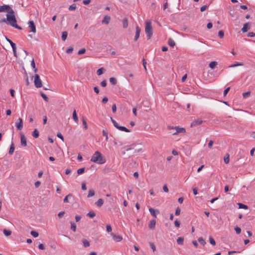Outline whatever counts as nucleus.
<instances>
[{"label": "nucleus", "instance_id": "1", "mask_svg": "<svg viewBox=\"0 0 255 255\" xmlns=\"http://www.w3.org/2000/svg\"><path fill=\"white\" fill-rule=\"evenodd\" d=\"M91 161L101 164L106 162V159L100 152L97 151L92 156Z\"/></svg>", "mask_w": 255, "mask_h": 255}, {"label": "nucleus", "instance_id": "2", "mask_svg": "<svg viewBox=\"0 0 255 255\" xmlns=\"http://www.w3.org/2000/svg\"><path fill=\"white\" fill-rule=\"evenodd\" d=\"M145 32L148 39H150L153 33L152 27L151 26V21L148 20L146 22Z\"/></svg>", "mask_w": 255, "mask_h": 255}, {"label": "nucleus", "instance_id": "3", "mask_svg": "<svg viewBox=\"0 0 255 255\" xmlns=\"http://www.w3.org/2000/svg\"><path fill=\"white\" fill-rule=\"evenodd\" d=\"M7 23L12 26L16 23V19L15 15L13 14L6 15Z\"/></svg>", "mask_w": 255, "mask_h": 255}, {"label": "nucleus", "instance_id": "4", "mask_svg": "<svg viewBox=\"0 0 255 255\" xmlns=\"http://www.w3.org/2000/svg\"><path fill=\"white\" fill-rule=\"evenodd\" d=\"M111 120L114 126L118 129L124 131L126 132H130L129 130L127 128L123 126H120L112 118H111Z\"/></svg>", "mask_w": 255, "mask_h": 255}, {"label": "nucleus", "instance_id": "5", "mask_svg": "<svg viewBox=\"0 0 255 255\" xmlns=\"http://www.w3.org/2000/svg\"><path fill=\"white\" fill-rule=\"evenodd\" d=\"M168 129H174L176 130V132H175L172 133V134L173 135L177 134L178 133H184V132H185V131H186L185 129L184 128H179V127H173L168 126Z\"/></svg>", "mask_w": 255, "mask_h": 255}, {"label": "nucleus", "instance_id": "6", "mask_svg": "<svg viewBox=\"0 0 255 255\" xmlns=\"http://www.w3.org/2000/svg\"><path fill=\"white\" fill-rule=\"evenodd\" d=\"M4 11H7L10 14H13L14 13L13 10L11 9L8 5H3L0 6V12H3Z\"/></svg>", "mask_w": 255, "mask_h": 255}, {"label": "nucleus", "instance_id": "7", "mask_svg": "<svg viewBox=\"0 0 255 255\" xmlns=\"http://www.w3.org/2000/svg\"><path fill=\"white\" fill-rule=\"evenodd\" d=\"M35 86L36 88H40L42 86V82L40 79L39 76L38 74H35L34 81Z\"/></svg>", "mask_w": 255, "mask_h": 255}, {"label": "nucleus", "instance_id": "8", "mask_svg": "<svg viewBox=\"0 0 255 255\" xmlns=\"http://www.w3.org/2000/svg\"><path fill=\"white\" fill-rule=\"evenodd\" d=\"M203 123V121L201 118H198L192 121L191 124V127H195L197 125H200Z\"/></svg>", "mask_w": 255, "mask_h": 255}, {"label": "nucleus", "instance_id": "9", "mask_svg": "<svg viewBox=\"0 0 255 255\" xmlns=\"http://www.w3.org/2000/svg\"><path fill=\"white\" fill-rule=\"evenodd\" d=\"M28 27L30 28V32H32L34 33H36V29L35 25L33 22V21L30 20L28 22Z\"/></svg>", "mask_w": 255, "mask_h": 255}, {"label": "nucleus", "instance_id": "10", "mask_svg": "<svg viewBox=\"0 0 255 255\" xmlns=\"http://www.w3.org/2000/svg\"><path fill=\"white\" fill-rule=\"evenodd\" d=\"M20 144L24 147L27 145L26 137L22 133H20Z\"/></svg>", "mask_w": 255, "mask_h": 255}, {"label": "nucleus", "instance_id": "11", "mask_svg": "<svg viewBox=\"0 0 255 255\" xmlns=\"http://www.w3.org/2000/svg\"><path fill=\"white\" fill-rule=\"evenodd\" d=\"M18 122L15 123V126L16 127L17 129L21 130L23 128V121L22 119L19 118Z\"/></svg>", "mask_w": 255, "mask_h": 255}, {"label": "nucleus", "instance_id": "12", "mask_svg": "<svg viewBox=\"0 0 255 255\" xmlns=\"http://www.w3.org/2000/svg\"><path fill=\"white\" fill-rule=\"evenodd\" d=\"M111 236L113 237V239L116 242H120L122 240L123 238L121 236H120L119 235H116L114 233L111 234Z\"/></svg>", "mask_w": 255, "mask_h": 255}, {"label": "nucleus", "instance_id": "13", "mask_svg": "<svg viewBox=\"0 0 255 255\" xmlns=\"http://www.w3.org/2000/svg\"><path fill=\"white\" fill-rule=\"evenodd\" d=\"M135 30L136 31L134 39V41H136L138 39L140 33V29L138 26H136Z\"/></svg>", "mask_w": 255, "mask_h": 255}, {"label": "nucleus", "instance_id": "14", "mask_svg": "<svg viewBox=\"0 0 255 255\" xmlns=\"http://www.w3.org/2000/svg\"><path fill=\"white\" fill-rule=\"evenodd\" d=\"M155 225H156L155 220L153 219V220H150L149 222V225H148L149 229L150 230L154 229L155 228Z\"/></svg>", "mask_w": 255, "mask_h": 255}, {"label": "nucleus", "instance_id": "15", "mask_svg": "<svg viewBox=\"0 0 255 255\" xmlns=\"http://www.w3.org/2000/svg\"><path fill=\"white\" fill-rule=\"evenodd\" d=\"M250 28V24L249 22L245 23L243 25V27L242 29L243 32L245 33L247 32Z\"/></svg>", "mask_w": 255, "mask_h": 255}, {"label": "nucleus", "instance_id": "16", "mask_svg": "<svg viewBox=\"0 0 255 255\" xmlns=\"http://www.w3.org/2000/svg\"><path fill=\"white\" fill-rule=\"evenodd\" d=\"M110 19H111L110 16H108V15H105L104 17V18L102 20V22L103 24H108L109 23Z\"/></svg>", "mask_w": 255, "mask_h": 255}, {"label": "nucleus", "instance_id": "17", "mask_svg": "<svg viewBox=\"0 0 255 255\" xmlns=\"http://www.w3.org/2000/svg\"><path fill=\"white\" fill-rule=\"evenodd\" d=\"M149 212L150 213V214L154 217V218H156V212L157 213H159V211L158 210H155L154 209L152 208H150L149 209Z\"/></svg>", "mask_w": 255, "mask_h": 255}, {"label": "nucleus", "instance_id": "18", "mask_svg": "<svg viewBox=\"0 0 255 255\" xmlns=\"http://www.w3.org/2000/svg\"><path fill=\"white\" fill-rule=\"evenodd\" d=\"M72 117H73V120H74V121L76 123L78 122V118L77 115L76 110H74V111H73V114H72Z\"/></svg>", "mask_w": 255, "mask_h": 255}, {"label": "nucleus", "instance_id": "19", "mask_svg": "<svg viewBox=\"0 0 255 255\" xmlns=\"http://www.w3.org/2000/svg\"><path fill=\"white\" fill-rule=\"evenodd\" d=\"M14 148L15 147H14V143L13 142H11L10 148H9V150L8 151V153L9 154L11 155L13 154L14 150Z\"/></svg>", "mask_w": 255, "mask_h": 255}, {"label": "nucleus", "instance_id": "20", "mask_svg": "<svg viewBox=\"0 0 255 255\" xmlns=\"http://www.w3.org/2000/svg\"><path fill=\"white\" fill-rule=\"evenodd\" d=\"M218 64L216 61H212L209 63V66L211 69H214Z\"/></svg>", "mask_w": 255, "mask_h": 255}, {"label": "nucleus", "instance_id": "21", "mask_svg": "<svg viewBox=\"0 0 255 255\" xmlns=\"http://www.w3.org/2000/svg\"><path fill=\"white\" fill-rule=\"evenodd\" d=\"M82 242L83 244V246L84 247L87 248V247H88L90 246V243L86 239H83L82 240Z\"/></svg>", "mask_w": 255, "mask_h": 255}, {"label": "nucleus", "instance_id": "22", "mask_svg": "<svg viewBox=\"0 0 255 255\" xmlns=\"http://www.w3.org/2000/svg\"><path fill=\"white\" fill-rule=\"evenodd\" d=\"M123 26L124 28H126L128 26V21L127 18H125L123 20Z\"/></svg>", "mask_w": 255, "mask_h": 255}, {"label": "nucleus", "instance_id": "23", "mask_svg": "<svg viewBox=\"0 0 255 255\" xmlns=\"http://www.w3.org/2000/svg\"><path fill=\"white\" fill-rule=\"evenodd\" d=\"M32 136L35 138H37L39 136V131L37 129H35L32 133Z\"/></svg>", "mask_w": 255, "mask_h": 255}, {"label": "nucleus", "instance_id": "24", "mask_svg": "<svg viewBox=\"0 0 255 255\" xmlns=\"http://www.w3.org/2000/svg\"><path fill=\"white\" fill-rule=\"evenodd\" d=\"M136 144L133 143V144L130 145L129 146H127V148L126 149V151H129L130 150L134 149L135 146H136Z\"/></svg>", "mask_w": 255, "mask_h": 255}, {"label": "nucleus", "instance_id": "25", "mask_svg": "<svg viewBox=\"0 0 255 255\" xmlns=\"http://www.w3.org/2000/svg\"><path fill=\"white\" fill-rule=\"evenodd\" d=\"M105 71V69L104 68H101L98 69V70L97 71V74L99 76L101 75L102 74H103L104 73Z\"/></svg>", "mask_w": 255, "mask_h": 255}, {"label": "nucleus", "instance_id": "26", "mask_svg": "<svg viewBox=\"0 0 255 255\" xmlns=\"http://www.w3.org/2000/svg\"><path fill=\"white\" fill-rule=\"evenodd\" d=\"M103 200L102 199H99L96 202V204L98 207H101L103 205Z\"/></svg>", "mask_w": 255, "mask_h": 255}, {"label": "nucleus", "instance_id": "27", "mask_svg": "<svg viewBox=\"0 0 255 255\" xmlns=\"http://www.w3.org/2000/svg\"><path fill=\"white\" fill-rule=\"evenodd\" d=\"M198 241L203 246H205V245L206 244L205 240L202 237L199 238L198 239Z\"/></svg>", "mask_w": 255, "mask_h": 255}, {"label": "nucleus", "instance_id": "28", "mask_svg": "<svg viewBox=\"0 0 255 255\" xmlns=\"http://www.w3.org/2000/svg\"><path fill=\"white\" fill-rule=\"evenodd\" d=\"M184 242V238L183 237H179L177 239V243L178 245H183Z\"/></svg>", "mask_w": 255, "mask_h": 255}, {"label": "nucleus", "instance_id": "29", "mask_svg": "<svg viewBox=\"0 0 255 255\" xmlns=\"http://www.w3.org/2000/svg\"><path fill=\"white\" fill-rule=\"evenodd\" d=\"M67 35H68V33L66 31L62 32V36H61L62 39L63 41H65L67 37Z\"/></svg>", "mask_w": 255, "mask_h": 255}, {"label": "nucleus", "instance_id": "30", "mask_svg": "<svg viewBox=\"0 0 255 255\" xmlns=\"http://www.w3.org/2000/svg\"><path fill=\"white\" fill-rule=\"evenodd\" d=\"M87 216L91 218H92L96 216V214L94 211H90L88 213H87Z\"/></svg>", "mask_w": 255, "mask_h": 255}, {"label": "nucleus", "instance_id": "31", "mask_svg": "<svg viewBox=\"0 0 255 255\" xmlns=\"http://www.w3.org/2000/svg\"><path fill=\"white\" fill-rule=\"evenodd\" d=\"M3 233L5 236H9L11 234V232L10 230L5 229L3 230Z\"/></svg>", "mask_w": 255, "mask_h": 255}, {"label": "nucleus", "instance_id": "32", "mask_svg": "<svg viewBox=\"0 0 255 255\" xmlns=\"http://www.w3.org/2000/svg\"><path fill=\"white\" fill-rule=\"evenodd\" d=\"M168 44L171 47H173L175 45V42L174 40L171 38H169L168 40Z\"/></svg>", "mask_w": 255, "mask_h": 255}, {"label": "nucleus", "instance_id": "33", "mask_svg": "<svg viewBox=\"0 0 255 255\" xmlns=\"http://www.w3.org/2000/svg\"><path fill=\"white\" fill-rule=\"evenodd\" d=\"M250 95H251L250 91H248V92H245V93H243V97L244 99H246V98H248L250 96Z\"/></svg>", "mask_w": 255, "mask_h": 255}, {"label": "nucleus", "instance_id": "34", "mask_svg": "<svg viewBox=\"0 0 255 255\" xmlns=\"http://www.w3.org/2000/svg\"><path fill=\"white\" fill-rule=\"evenodd\" d=\"M110 82L113 85H115L117 84V80L115 78L111 77L110 78Z\"/></svg>", "mask_w": 255, "mask_h": 255}, {"label": "nucleus", "instance_id": "35", "mask_svg": "<svg viewBox=\"0 0 255 255\" xmlns=\"http://www.w3.org/2000/svg\"><path fill=\"white\" fill-rule=\"evenodd\" d=\"M95 195V191L94 190L90 189L89 191V193L88 194L87 197H91Z\"/></svg>", "mask_w": 255, "mask_h": 255}, {"label": "nucleus", "instance_id": "36", "mask_svg": "<svg viewBox=\"0 0 255 255\" xmlns=\"http://www.w3.org/2000/svg\"><path fill=\"white\" fill-rule=\"evenodd\" d=\"M238 204L239 208L245 209H247L248 208V207L246 205L240 203H239Z\"/></svg>", "mask_w": 255, "mask_h": 255}, {"label": "nucleus", "instance_id": "37", "mask_svg": "<svg viewBox=\"0 0 255 255\" xmlns=\"http://www.w3.org/2000/svg\"><path fill=\"white\" fill-rule=\"evenodd\" d=\"M103 135L105 136L106 140H108V133L107 130L103 129L102 131Z\"/></svg>", "mask_w": 255, "mask_h": 255}, {"label": "nucleus", "instance_id": "38", "mask_svg": "<svg viewBox=\"0 0 255 255\" xmlns=\"http://www.w3.org/2000/svg\"><path fill=\"white\" fill-rule=\"evenodd\" d=\"M224 162L225 163L228 164L230 161L229 154H227L226 156L224 157Z\"/></svg>", "mask_w": 255, "mask_h": 255}, {"label": "nucleus", "instance_id": "39", "mask_svg": "<svg viewBox=\"0 0 255 255\" xmlns=\"http://www.w3.org/2000/svg\"><path fill=\"white\" fill-rule=\"evenodd\" d=\"M209 242L213 246L216 245V242L212 237H209Z\"/></svg>", "mask_w": 255, "mask_h": 255}, {"label": "nucleus", "instance_id": "40", "mask_svg": "<svg viewBox=\"0 0 255 255\" xmlns=\"http://www.w3.org/2000/svg\"><path fill=\"white\" fill-rule=\"evenodd\" d=\"M76 8V4L74 3L72 5H70L68 9L69 10H74Z\"/></svg>", "mask_w": 255, "mask_h": 255}, {"label": "nucleus", "instance_id": "41", "mask_svg": "<svg viewBox=\"0 0 255 255\" xmlns=\"http://www.w3.org/2000/svg\"><path fill=\"white\" fill-rule=\"evenodd\" d=\"M40 95L41 96V97L43 98V99L46 101V102H48V98L46 96V95L45 94H44L42 92H41L40 93Z\"/></svg>", "mask_w": 255, "mask_h": 255}, {"label": "nucleus", "instance_id": "42", "mask_svg": "<svg viewBox=\"0 0 255 255\" xmlns=\"http://www.w3.org/2000/svg\"><path fill=\"white\" fill-rule=\"evenodd\" d=\"M71 229L74 232L76 231V224L74 222H71Z\"/></svg>", "mask_w": 255, "mask_h": 255}, {"label": "nucleus", "instance_id": "43", "mask_svg": "<svg viewBox=\"0 0 255 255\" xmlns=\"http://www.w3.org/2000/svg\"><path fill=\"white\" fill-rule=\"evenodd\" d=\"M30 234L35 238L37 237L38 236V232L34 231H31Z\"/></svg>", "mask_w": 255, "mask_h": 255}, {"label": "nucleus", "instance_id": "44", "mask_svg": "<svg viewBox=\"0 0 255 255\" xmlns=\"http://www.w3.org/2000/svg\"><path fill=\"white\" fill-rule=\"evenodd\" d=\"M72 197V194H69L68 195H67L64 199L63 201L65 203L68 202V198Z\"/></svg>", "mask_w": 255, "mask_h": 255}, {"label": "nucleus", "instance_id": "45", "mask_svg": "<svg viewBox=\"0 0 255 255\" xmlns=\"http://www.w3.org/2000/svg\"><path fill=\"white\" fill-rule=\"evenodd\" d=\"M82 123L83 125L84 126V128L87 129L88 128V126L87 125L86 121L84 118L82 119Z\"/></svg>", "mask_w": 255, "mask_h": 255}, {"label": "nucleus", "instance_id": "46", "mask_svg": "<svg viewBox=\"0 0 255 255\" xmlns=\"http://www.w3.org/2000/svg\"><path fill=\"white\" fill-rule=\"evenodd\" d=\"M85 171V168H81L78 169L77 170V173L79 174H82Z\"/></svg>", "mask_w": 255, "mask_h": 255}, {"label": "nucleus", "instance_id": "47", "mask_svg": "<svg viewBox=\"0 0 255 255\" xmlns=\"http://www.w3.org/2000/svg\"><path fill=\"white\" fill-rule=\"evenodd\" d=\"M224 32L223 30H220L218 32V36L221 38H222L224 37Z\"/></svg>", "mask_w": 255, "mask_h": 255}, {"label": "nucleus", "instance_id": "48", "mask_svg": "<svg viewBox=\"0 0 255 255\" xmlns=\"http://www.w3.org/2000/svg\"><path fill=\"white\" fill-rule=\"evenodd\" d=\"M235 230L237 234H240L241 232V229L239 227H236Z\"/></svg>", "mask_w": 255, "mask_h": 255}, {"label": "nucleus", "instance_id": "49", "mask_svg": "<svg viewBox=\"0 0 255 255\" xmlns=\"http://www.w3.org/2000/svg\"><path fill=\"white\" fill-rule=\"evenodd\" d=\"M242 65L243 64L242 63H238V62H236L235 64L230 65L229 66V67H236V66H242Z\"/></svg>", "mask_w": 255, "mask_h": 255}, {"label": "nucleus", "instance_id": "50", "mask_svg": "<svg viewBox=\"0 0 255 255\" xmlns=\"http://www.w3.org/2000/svg\"><path fill=\"white\" fill-rule=\"evenodd\" d=\"M73 50V48L72 46L69 47L66 50V53L68 54H70L72 53Z\"/></svg>", "mask_w": 255, "mask_h": 255}, {"label": "nucleus", "instance_id": "51", "mask_svg": "<svg viewBox=\"0 0 255 255\" xmlns=\"http://www.w3.org/2000/svg\"><path fill=\"white\" fill-rule=\"evenodd\" d=\"M85 52H86V49L85 48H82L78 51V54L81 55V54L85 53Z\"/></svg>", "mask_w": 255, "mask_h": 255}, {"label": "nucleus", "instance_id": "52", "mask_svg": "<svg viewBox=\"0 0 255 255\" xmlns=\"http://www.w3.org/2000/svg\"><path fill=\"white\" fill-rule=\"evenodd\" d=\"M174 224L176 227H179L180 225V222L178 220H176L174 222Z\"/></svg>", "mask_w": 255, "mask_h": 255}, {"label": "nucleus", "instance_id": "53", "mask_svg": "<svg viewBox=\"0 0 255 255\" xmlns=\"http://www.w3.org/2000/svg\"><path fill=\"white\" fill-rule=\"evenodd\" d=\"M100 85L101 86H102L103 87H106L107 86V81L106 80L102 81L101 82Z\"/></svg>", "mask_w": 255, "mask_h": 255}, {"label": "nucleus", "instance_id": "54", "mask_svg": "<svg viewBox=\"0 0 255 255\" xmlns=\"http://www.w3.org/2000/svg\"><path fill=\"white\" fill-rule=\"evenodd\" d=\"M57 137L60 138L63 141H64V137L60 132H58L57 134Z\"/></svg>", "mask_w": 255, "mask_h": 255}, {"label": "nucleus", "instance_id": "55", "mask_svg": "<svg viewBox=\"0 0 255 255\" xmlns=\"http://www.w3.org/2000/svg\"><path fill=\"white\" fill-rule=\"evenodd\" d=\"M64 214H65V212L61 211L58 213V216L59 218H61L64 216Z\"/></svg>", "mask_w": 255, "mask_h": 255}, {"label": "nucleus", "instance_id": "56", "mask_svg": "<svg viewBox=\"0 0 255 255\" xmlns=\"http://www.w3.org/2000/svg\"><path fill=\"white\" fill-rule=\"evenodd\" d=\"M248 36L250 37H254L255 36V33L253 32H249L248 34Z\"/></svg>", "mask_w": 255, "mask_h": 255}, {"label": "nucleus", "instance_id": "57", "mask_svg": "<svg viewBox=\"0 0 255 255\" xmlns=\"http://www.w3.org/2000/svg\"><path fill=\"white\" fill-rule=\"evenodd\" d=\"M107 231L108 232H111L112 230V227L110 225H107Z\"/></svg>", "mask_w": 255, "mask_h": 255}, {"label": "nucleus", "instance_id": "58", "mask_svg": "<svg viewBox=\"0 0 255 255\" xmlns=\"http://www.w3.org/2000/svg\"><path fill=\"white\" fill-rule=\"evenodd\" d=\"M180 209L179 207H178L175 211V215L178 216L180 214Z\"/></svg>", "mask_w": 255, "mask_h": 255}, {"label": "nucleus", "instance_id": "59", "mask_svg": "<svg viewBox=\"0 0 255 255\" xmlns=\"http://www.w3.org/2000/svg\"><path fill=\"white\" fill-rule=\"evenodd\" d=\"M81 188H82V189L83 190H86L87 189V187H86V184L85 182H83L82 183V186H81Z\"/></svg>", "mask_w": 255, "mask_h": 255}, {"label": "nucleus", "instance_id": "60", "mask_svg": "<svg viewBox=\"0 0 255 255\" xmlns=\"http://www.w3.org/2000/svg\"><path fill=\"white\" fill-rule=\"evenodd\" d=\"M230 89V87H228L224 90V96H226L228 92L229 91Z\"/></svg>", "mask_w": 255, "mask_h": 255}, {"label": "nucleus", "instance_id": "61", "mask_svg": "<svg viewBox=\"0 0 255 255\" xmlns=\"http://www.w3.org/2000/svg\"><path fill=\"white\" fill-rule=\"evenodd\" d=\"M213 143L214 141L213 140H210L208 144V147L211 148L213 144Z\"/></svg>", "mask_w": 255, "mask_h": 255}, {"label": "nucleus", "instance_id": "62", "mask_svg": "<svg viewBox=\"0 0 255 255\" xmlns=\"http://www.w3.org/2000/svg\"><path fill=\"white\" fill-rule=\"evenodd\" d=\"M38 248L40 249V250H44L45 249V247H44V246L43 244H40L39 245H38Z\"/></svg>", "mask_w": 255, "mask_h": 255}, {"label": "nucleus", "instance_id": "63", "mask_svg": "<svg viewBox=\"0 0 255 255\" xmlns=\"http://www.w3.org/2000/svg\"><path fill=\"white\" fill-rule=\"evenodd\" d=\"M207 5H203V6H201V8H200V10H201V11H202H202H204V10H206V9L207 8Z\"/></svg>", "mask_w": 255, "mask_h": 255}, {"label": "nucleus", "instance_id": "64", "mask_svg": "<svg viewBox=\"0 0 255 255\" xmlns=\"http://www.w3.org/2000/svg\"><path fill=\"white\" fill-rule=\"evenodd\" d=\"M108 101V99L106 97H104L102 99V103L104 104L106 103Z\"/></svg>", "mask_w": 255, "mask_h": 255}]
</instances>
